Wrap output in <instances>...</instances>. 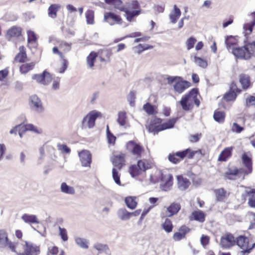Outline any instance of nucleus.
Instances as JSON below:
<instances>
[{
  "label": "nucleus",
  "instance_id": "nucleus-1",
  "mask_svg": "<svg viewBox=\"0 0 255 255\" xmlns=\"http://www.w3.org/2000/svg\"><path fill=\"white\" fill-rule=\"evenodd\" d=\"M199 95V89L197 88H194L190 90L188 93L183 96L179 101L182 109L185 111H189L192 109L193 105L188 103L191 99H193L195 105L197 107H199L200 104V100L197 98V96Z\"/></svg>",
  "mask_w": 255,
  "mask_h": 255
},
{
  "label": "nucleus",
  "instance_id": "nucleus-2",
  "mask_svg": "<svg viewBox=\"0 0 255 255\" xmlns=\"http://www.w3.org/2000/svg\"><path fill=\"white\" fill-rule=\"evenodd\" d=\"M101 116V113L100 112L95 110L90 112L82 120V128L87 126L89 128H93L95 125L96 119Z\"/></svg>",
  "mask_w": 255,
  "mask_h": 255
},
{
  "label": "nucleus",
  "instance_id": "nucleus-3",
  "mask_svg": "<svg viewBox=\"0 0 255 255\" xmlns=\"http://www.w3.org/2000/svg\"><path fill=\"white\" fill-rule=\"evenodd\" d=\"M29 105L30 110L36 114H40L44 111L42 101L36 95H33L29 97Z\"/></svg>",
  "mask_w": 255,
  "mask_h": 255
},
{
  "label": "nucleus",
  "instance_id": "nucleus-4",
  "mask_svg": "<svg viewBox=\"0 0 255 255\" xmlns=\"http://www.w3.org/2000/svg\"><path fill=\"white\" fill-rule=\"evenodd\" d=\"M237 59L249 60L251 59V54L248 49L246 44L241 47L232 48L230 51Z\"/></svg>",
  "mask_w": 255,
  "mask_h": 255
},
{
  "label": "nucleus",
  "instance_id": "nucleus-5",
  "mask_svg": "<svg viewBox=\"0 0 255 255\" xmlns=\"http://www.w3.org/2000/svg\"><path fill=\"white\" fill-rule=\"evenodd\" d=\"M32 79L43 85H48L52 81L51 75L46 70L43 71L41 74H34Z\"/></svg>",
  "mask_w": 255,
  "mask_h": 255
},
{
  "label": "nucleus",
  "instance_id": "nucleus-6",
  "mask_svg": "<svg viewBox=\"0 0 255 255\" xmlns=\"http://www.w3.org/2000/svg\"><path fill=\"white\" fill-rule=\"evenodd\" d=\"M126 146L129 152L137 157H140L141 153L144 151L143 147L133 140H130L127 142Z\"/></svg>",
  "mask_w": 255,
  "mask_h": 255
},
{
  "label": "nucleus",
  "instance_id": "nucleus-7",
  "mask_svg": "<svg viewBox=\"0 0 255 255\" xmlns=\"http://www.w3.org/2000/svg\"><path fill=\"white\" fill-rule=\"evenodd\" d=\"M189 151V149L178 151L175 153H170L168 156L169 161L174 164L178 163L181 160L186 157V153Z\"/></svg>",
  "mask_w": 255,
  "mask_h": 255
},
{
  "label": "nucleus",
  "instance_id": "nucleus-8",
  "mask_svg": "<svg viewBox=\"0 0 255 255\" xmlns=\"http://www.w3.org/2000/svg\"><path fill=\"white\" fill-rule=\"evenodd\" d=\"M235 239L231 233H227L221 238L220 245L223 249H229L235 245Z\"/></svg>",
  "mask_w": 255,
  "mask_h": 255
},
{
  "label": "nucleus",
  "instance_id": "nucleus-9",
  "mask_svg": "<svg viewBox=\"0 0 255 255\" xmlns=\"http://www.w3.org/2000/svg\"><path fill=\"white\" fill-rule=\"evenodd\" d=\"M81 165L84 167H90L92 162V154L87 150H83L79 153Z\"/></svg>",
  "mask_w": 255,
  "mask_h": 255
},
{
  "label": "nucleus",
  "instance_id": "nucleus-10",
  "mask_svg": "<svg viewBox=\"0 0 255 255\" xmlns=\"http://www.w3.org/2000/svg\"><path fill=\"white\" fill-rule=\"evenodd\" d=\"M191 86V83L188 81L179 80V81L176 82L173 85V88L175 91L178 94H181L186 89Z\"/></svg>",
  "mask_w": 255,
  "mask_h": 255
},
{
  "label": "nucleus",
  "instance_id": "nucleus-11",
  "mask_svg": "<svg viewBox=\"0 0 255 255\" xmlns=\"http://www.w3.org/2000/svg\"><path fill=\"white\" fill-rule=\"evenodd\" d=\"M24 250H25L29 255H38L40 253L39 247L27 241L25 242Z\"/></svg>",
  "mask_w": 255,
  "mask_h": 255
},
{
  "label": "nucleus",
  "instance_id": "nucleus-12",
  "mask_svg": "<svg viewBox=\"0 0 255 255\" xmlns=\"http://www.w3.org/2000/svg\"><path fill=\"white\" fill-rule=\"evenodd\" d=\"M112 161L114 167L117 168L119 170H121L125 165V154L121 153L119 154L114 155V158L112 159Z\"/></svg>",
  "mask_w": 255,
  "mask_h": 255
},
{
  "label": "nucleus",
  "instance_id": "nucleus-13",
  "mask_svg": "<svg viewBox=\"0 0 255 255\" xmlns=\"http://www.w3.org/2000/svg\"><path fill=\"white\" fill-rule=\"evenodd\" d=\"M162 120L159 118L155 117L152 120H151L149 125L146 127V128L149 132H152L155 135L157 134L160 131L156 130L158 128L156 127H159L157 124H162L161 122Z\"/></svg>",
  "mask_w": 255,
  "mask_h": 255
},
{
  "label": "nucleus",
  "instance_id": "nucleus-14",
  "mask_svg": "<svg viewBox=\"0 0 255 255\" xmlns=\"http://www.w3.org/2000/svg\"><path fill=\"white\" fill-rule=\"evenodd\" d=\"M238 36L228 35L225 38V45L228 50L230 52L234 46L238 45Z\"/></svg>",
  "mask_w": 255,
  "mask_h": 255
},
{
  "label": "nucleus",
  "instance_id": "nucleus-15",
  "mask_svg": "<svg viewBox=\"0 0 255 255\" xmlns=\"http://www.w3.org/2000/svg\"><path fill=\"white\" fill-rule=\"evenodd\" d=\"M110 19H111L118 24H122V19L121 16L113 12H109L104 15V19L111 25H113L114 23L111 22Z\"/></svg>",
  "mask_w": 255,
  "mask_h": 255
},
{
  "label": "nucleus",
  "instance_id": "nucleus-16",
  "mask_svg": "<svg viewBox=\"0 0 255 255\" xmlns=\"http://www.w3.org/2000/svg\"><path fill=\"white\" fill-rule=\"evenodd\" d=\"M121 11L125 12L126 18L128 21H131L134 17L141 13V9L130 10L127 7L121 8Z\"/></svg>",
  "mask_w": 255,
  "mask_h": 255
},
{
  "label": "nucleus",
  "instance_id": "nucleus-17",
  "mask_svg": "<svg viewBox=\"0 0 255 255\" xmlns=\"http://www.w3.org/2000/svg\"><path fill=\"white\" fill-rule=\"evenodd\" d=\"M178 120V118H173L168 120L167 122L159 125L156 129L158 131H162L167 129H170L174 128L175 123Z\"/></svg>",
  "mask_w": 255,
  "mask_h": 255
},
{
  "label": "nucleus",
  "instance_id": "nucleus-18",
  "mask_svg": "<svg viewBox=\"0 0 255 255\" xmlns=\"http://www.w3.org/2000/svg\"><path fill=\"white\" fill-rule=\"evenodd\" d=\"M239 82L244 90H247L251 85L250 77L245 74H241L239 76Z\"/></svg>",
  "mask_w": 255,
  "mask_h": 255
},
{
  "label": "nucleus",
  "instance_id": "nucleus-19",
  "mask_svg": "<svg viewBox=\"0 0 255 255\" xmlns=\"http://www.w3.org/2000/svg\"><path fill=\"white\" fill-rule=\"evenodd\" d=\"M232 147H228L225 148L220 153L218 160L220 161H226L232 155Z\"/></svg>",
  "mask_w": 255,
  "mask_h": 255
},
{
  "label": "nucleus",
  "instance_id": "nucleus-20",
  "mask_svg": "<svg viewBox=\"0 0 255 255\" xmlns=\"http://www.w3.org/2000/svg\"><path fill=\"white\" fill-rule=\"evenodd\" d=\"M249 240L245 236H240L235 239V245H238L241 249L245 250L248 247Z\"/></svg>",
  "mask_w": 255,
  "mask_h": 255
},
{
  "label": "nucleus",
  "instance_id": "nucleus-21",
  "mask_svg": "<svg viewBox=\"0 0 255 255\" xmlns=\"http://www.w3.org/2000/svg\"><path fill=\"white\" fill-rule=\"evenodd\" d=\"M178 181V187L180 190H185L188 188L190 182L188 179L184 178L182 175H178L177 177Z\"/></svg>",
  "mask_w": 255,
  "mask_h": 255
},
{
  "label": "nucleus",
  "instance_id": "nucleus-22",
  "mask_svg": "<svg viewBox=\"0 0 255 255\" xmlns=\"http://www.w3.org/2000/svg\"><path fill=\"white\" fill-rule=\"evenodd\" d=\"M181 209V205L179 203L173 202L167 208L169 213L167 217H170L177 214Z\"/></svg>",
  "mask_w": 255,
  "mask_h": 255
},
{
  "label": "nucleus",
  "instance_id": "nucleus-23",
  "mask_svg": "<svg viewBox=\"0 0 255 255\" xmlns=\"http://www.w3.org/2000/svg\"><path fill=\"white\" fill-rule=\"evenodd\" d=\"M22 29L20 27L13 26L7 31V36L11 37H18L21 35Z\"/></svg>",
  "mask_w": 255,
  "mask_h": 255
},
{
  "label": "nucleus",
  "instance_id": "nucleus-24",
  "mask_svg": "<svg viewBox=\"0 0 255 255\" xmlns=\"http://www.w3.org/2000/svg\"><path fill=\"white\" fill-rule=\"evenodd\" d=\"M19 52L16 55L14 61L20 63H23L27 57L26 49L23 46H21L19 47Z\"/></svg>",
  "mask_w": 255,
  "mask_h": 255
},
{
  "label": "nucleus",
  "instance_id": "nucleus-25",
  "mask_svg": "<svg viewBox=\"0 0 255 255\" xmlns=\"http://www.w3.org/2000/svg\"><path fill=\"white\" fill-rule=\"evenodd\" d=\"M181 14V12L180 9L176 5H174L173 11L171 12L169 14V18L171 20V22L172 23H176Z\"/></svg>",
  "mask_w": 255,
  "mask_h": 255
},
{
  "label": "nucleus",
  "instance_id": "nucleus-26",
  "mask_svg": "<svg viewBox=\"0 0 255 255\" xmlns=\"http://www.w3.org/2000/svg\"><path fill=\"white\" fill-rule=\"evenodd\" d=\"M242 159L243 163L247 168L249 173H251L253 170L252 158L246 153H244L242 155Z\"/></svg>",
  "mask_w": 255,
  "mask_h": 255
},
{
  "label": "nucleus",
  "instance_id": "nucleus-27",
  "mask_svg": "<svg viewBox=\"0 0 255 255\" xmlns=\"http://www.w3.org/2000/svg\"><path fill=\"white\" fill-rule=\"evenodd\" d=\"M193 220L200 223H203L205 220L206 214L201 210L194 211L192 213Z\"/></svg>",
  "mask_w": 255,
  "mask_h": 255
},
{
  "label": "nucleus",
  "instance_id": "nucleus-28",
  "mask_svg": "<svg viewBox=\"0 0 255 255\" xmlns=\"http://www.w3.org/2000/svg\"><path fill=\"white\" fill-rule=\"evenodd\" d=\"M135 199L136 197L133 196H128L125 198V202L128 208L133 210L136 207L137 202L135 201Z\"/></svg>",
  "mask_w": 255,
  "mask_h": 255
},
{
  "label": "nucleus",
  "instance_id": "nucleus-29",
  "mask_svg": "<svg viewBox=\"0 0 255 255\" xmlns=\"http://www.w3.org/2000/svg\"><path fill=\"white\" fill-rule=\"evenodd\" d=\"M60 8V5L58 4H52L48 9V14L49 17L55 18L57 17V13Z\"/></svg>",
  "mask_w": 255,
  "mask_h": 255
},
{
  "label": "nucleus",
  "instance_id": "nucleus-30",
  "mask_svg": "<svg viewBox=\"0 0 255 255\" xmlns=\"http://www.w3.org/2000/svg\"><path fill=\"white\" fill-rule=\"evenodd\" d=\"M21 219L24 221V222L26 223L30 224H34V223H39V221L37 218L36 215H29L28 214H24L22 217Z\"/></svg>",
  "mask_w": 255,
  "mask_h": 255
},
{
  "label": "nucleus",
  "instance_id": "nucleus-31",
  "mask_svg": "<svg viewBox=\"0 0 255 255\" xmlns=\"http://www.w3.org/2000/svg\"><path fill=\"white\" fill-rule=\"evenodd\" d=\"M156 107L149 103H146L143 106V109L148 115H154L157 113Z\"/></svg>",
  "mask_w": 255,
  "mask_h": 255
},
{
  "label": "nucleus",
  "instance_id": "nucleus-32",
  "mask_svg": "<svg viewBox=\"0 0 255 255\" xmlns=\"http://www.w3.org/2000/svg\"><path fill=\"white\" fill-rule=\"evenodd\" d=\"M213 119L219 123H223L225 119V113L224 111L215 110L213 115Z\"/></svg>",
  "mask_w": 255,
  "mask_h": 255
},
{
  "label": "nucleus",
  "instance_id": "nucleus-33",
  "mask_svg": "<svg viewBox=\"0 0 255 255\" xmlns=\"http://www.w3.org/2000/svg\"><path fill=\"white\" fill-rule=\"evenodd\" d=\"M167 178V181H164L163 183L160 184V188L163 191H166L168 190L172 185L173 178L172 174H169V177Z\"/></svg>",
  "mask_w": 255,
  "mask_h": 255
},
{
  "label": "nucleus",
  "instance_id": "nucleus-34",
  "mask_svg": "<svg viewBox=\"0 0 255 255\" xmlns=\"http://www.w3.org/2000/svg\"><path fill=\"white\" fill-rule=\"evenodd\" d=\"M117 216L122 221H126L129 219L128 211L125 208H120L117 211Z\"/></svg>",
  "mask_w": 255,
  "mask_h": 255
},
{
  "label": "nucleus",
  "instance_id": "nucleus-35",
  "mask_svg": "<svg viewBox=\"0 0 255 255\" xmlns=\"http://www.w3.org/2000/svg\"><path fill=\"white\" fill-rule=\"evenodd\" d=\"M61 191L67 194H74L75 192L74 188L67 184L66 182H62L60 186Z\"/></svg>",
  "mask_w": 255,
  "mask_h": 255
},
{
  "label": "nucleus",
  "instance_id": "nucleus-36",
  "mask_svg": "<svg viewBox=\"0 0 255 255\" xmlns=\"http://www.w3.org/2000/svg\"><path fill=\"white\" fill-rule=\"evenodd\" d=\"M129 173L132 177H135L141 174L142 171L137 164H133L129 166Z\"/></svg>",
  "mask_w": 255,
  "mask_h": 255
},
{
  "label": "nucleus",
  "instance_id": "nucleus-37",
  "mask_svg": "<svg viewBox=\"0 0 255 255\" xmlns=\"http://www.w3.org/2000/svg\"><path fill=\"white\" fill-rule=\"evenodd\" d=\"M98 56L97 53L95 51H92L87 57V64L90 68L94 66L96 58Z\"/></svg>",
  "mask_w": 255,
  "mask_h": 255
},
{
  "label": "nucleus",
  "instance_id": "nucleus-38",
  "mask_svg": "<svg viewBox=\"0 0 255 255\" xmlns=\"http://www.w3.org/2000/svg\"><path fill=\"white\" fill-rule=\"evenodd\" d=\"M34 65L35 63L33 62L23 64L20 66V72L22 74H26L30 70L33 69Z\"/></svg>",
  "mask_w": 255,
  "mask_h": 255
},
{
  "label": "nucleus",
  "instance_id": "nucleus-39",
  "mask_svg": "<svg viewBox=\"0 0 255 255\" xmlns=\"http://www.w3.org/2000/svg\"><path fill=\"white\" fill-rule=\"evenodd\" d=\"M8 238L5 232L3 230L0 231V248H3L6 246Z\"/></svg>",
  "mask_w": 255,
  "mask_h": 255
},
{
  "label": "nucleus",
  "instance_id": "nucleus-40",
  "mask_svg": "<svg viewBox=\"0 0 255 255\" xmlns=\"http://www.w3.org/2000/svg\"><path fill=\"white\" fill-rule=\"evenodd\" d=\"M106 4L109 5H113L114 7L120 10L122 8H126V7L122 6L123 1L122 0H105Z\"/></svg>",
  "mask_w": 255,
  "mask_h": 255
},
{
  "label": "nucleus",
  "instance_id": "nucleus-41",
  "mask_svg": "<svg viewBox=\"0 0 255 255\" xmlns=\"http://www.w3.org/2000/svg\"><path fill=\"white\" fill-rule=\"evenodd\" d=\"M162 228L167 233L171 232L173 228L171 221L166 218L164 222L162 224Z\"/></svg>",
  "mask_w": 255,
  "mask_h": 255
},
{
  "label": "nucleus",
  "instance_id": "nucleus-42",
  "mask_svg": "<svg viewBox=\"0 0 255 255\" xmlns=\"http://www.w3.org/2000/svg\"><path fill=\"white\" fill-rule=\"evenodd\" d=\"M94 248L99 251L100 252H104L106 254H109L110 252V249L108 245L106 244H102L101 243L95 244L94 246Z\"/></svg>",
  "mask_w": 255,
  "mask_h": 255
},
{
  "label": "nucleus",
  "instance_id": "nucleus-43",
  "mask_svg": "<svg viewBox=\"0 0 255 255\" xmlns=\"http://www.w3.org/2000/svg\"><path fill=\"white\" fill-rule=\"evenodd\" d=\"M76 243L81 248L84 249H87L89 248L88 245L89 242L87 239L77 237L75 238Z\"/></svg>",
  "mask_w": 255,
  "mask_h": 255
},
{
  "label": "nucleus",
  "instance_id": "nucleus-44",
  "mask_svg": "<svg viewBox=\"0 0 255 255\" xmlns=\"http://www.w3.org/2000/svg\"><path fill=\"white\" fill-rule=\"evenodd\" d=\"M87 23L88 24H92L94 21V11L92 9H88L85 13Z\"/></svg>",
  "mask_w": 255,
  "mask_h": 255
},
{
  "label": "nucleus",
  "instance_id": "nucleus-45",
  "mask_svg": "<svg viewBox=\"0 0 255 255\" xmlns=\"http://www.w3.org/2000/svg\"><path fill=\"white\" fill-rule=\"evenodd\" d=\"M194 62L199 66L205 68L207 67L208 64L206 60H204L201 57L195 56L194 57Z\"/></svg>",
  "mask_w": 255,
  "mask_h": 255
},
{
  "label": "nucleus",
  "instance_id": "nucleus-46",
  "mask_svg": "<svg viewBox=\"0 0 255 255\" xmlns=\"http://www.w3.org/2000/svg\"><path fill=\"white\" fill-rule=\"evenodd\" d=\"M242 169H238L236 167L233 170L231 168H229L228 171L225 172L226 177L229 179H232V178L230 176V175L237 176L239 174V173H241L242 172L241 170Z\"/></svg>",
  "mask_w": 255,
  "mask_h": 255
},
{
  "label": "nucleus",
  "instance_id": "nucleus-47",
  "mask_svg": "<svg viewBox=\"0 0 255 255\" xmlns=\"http://www.w3.org/2000/svg\"><path fill=\"white\" fill-rule=\"evenodd\" d=\"M237 97V95L235 92L229 91L225 94L223 98L227 102H230L235 100Z\"/></svg>",
  "mask_w": 255,
  "mask_h": 255
},
{
  "label": "nucleus",
  "instance_id": "nucleus-48",
  "mask_svg": "<svg viewBox=\"0 0 255 255\" xmlns=\"http://www.w3.org/2000/svg\"><path fill=\"white\" fill-rule=\"evenodd\" d=\"M112 176L115 182L118 185H121L120 175L118 170L114 167L112 169Z\"/></svg>",
  "mask_w": 255,
  "mask_h": 255
},
{
  "label": "nucleus",
  "instance_id": "nucleus-49",
  "mask_svg": "<svg viewBox=\"0 0 255 255\" xmlns=\"http://www.w3.org/2000/svg\"><path fill=\"white\" fill-rule=\"evenodd\" d=\"M21 128H23V131L25 132L26 131H32L37 133H40L38 129L33 125L31 124H26L23 126Z\"/></svg>",
  "mask_w": 255,
  "mask_h": 255
},
{
  "label": "nucleus",
  "instance_id": "nucleus-50",
  "mask_svg": "<svg viewBox=\"0 0 255 255\" xmlns=\"http://www.w3.org/2000/svg\"><path fill=\"white\" fill-rule=\"evenodd\" d=\"M126 113L123 112H120L118 114V118L117 120L119 125L121 126H125L126 124Z\"/></svg>",
  "mask_w": 255,
  "mask_h": 255
},
{
  "label": "nucleus",
  "instance_id": "nucleus-51",
  "mask_svg": "<svg viewBox=\"0 0 255 255\" xmlns=\"http://www.w3.org/2000/svg\"><path fill=\"white\" fill-rule=\"evenodd\" d=\"M249 52L251 54V58L255 57V41L246 44Z\"/></svg>",
  "mask_w": 255,
  "mask_h": 255
},
{
  "label": "nucleus",
  "instance_id": "nucleus-52",
  "mask_svg": "<svg viewBox=\"0 0 255 255\" xmlns=\"http://www.w3.org/2000/svg\"><path fill=\"white\" fill-rule=\"evenodd\" d=\"M128 7L130 10L140 9V6L137 0H133L130 2H129L128 4Z\"/></svg>",
  "mask_w": 255,
  "mask_h": 255
},
{
  "label": "nucleus",
  "instance_id": "nucleus-53",
  "mask_svg": "<svg viewBox=\"0 0 255 255\" xmlns=\"http://www.w3.org/2000/svg\"><path fill=\"white\" fill-rule=\"evenodd\" d=\"M27 33L28 35L27 41L28 43L35 42L37 41V37L34 31L29 30Z\"/></svg>",
  "mask_w": 255,
  "mask_h": 255
},
{
  "label": "nucleus",
  "instance_id": "nucleus-54",
  "mask_svg": "<svg viewBox=\"0 0 255 255\" xmlns=\"http://www.w3.org/2000/svg\"><path fill=\"white\" fill-rule=\"evenodd\" d=\"M135 98V93L132 91H130L127 96V100L130 106L134 105Z\"/></svg>",
  "mask_w": 255,
  "mask_h": 255
},
{
  "label": "nucleus",
  "instance_id": "nucleus-55",
  "mask_svg": "<svg viewBox=\"0 0 255 255\" xmlns=\"http://www.w3.org/2000/svg\"><path fill=\"white\" fill-rule=\"evenodd\" d=\"M197 41L196 39L194 37H190L189 38L186 42L187 49L190 50L194 47V44Z\"/></svg>",
  "mask_w": 255,
  "mask_h": 255
},
{
  "label": "nucleus",
  "instance_id": "nucleus-56",
  "mask_svg": "<svg viewBox=\"0 0 255 255\" xmlns=\"http://www.w3.org/2000/svg\"><path fill=\"white\" fill-rule=\"evenodd\" d=\"M57 147L58 150H61L63 153L69 154L71 152V149L65 144L58 143Z\"/></svg>",
  "mask_w": 255,
  "mask_h": 255
},
{
  "label": "nucleus",
  "instance_id": "nucleus-57",
  "mask_svg": "<svg viewBox=\"0 0 255 255\" xmlns=\"http://www.w3.org/2000/svg\"><path fill=\"white\" fill-rule=\"evenodd\" d=\"M217 200L218 201H222L226 195V191L223 188H221L216 190V191Z\"/></svg>",
  "mask_w": 255,
  "mask_h": 255
},
{
  "label": "nucleus",
  "instance_id": "nucleus-58",
  "mask_svg": "<svg viewBox=\"0 0 255 255\" xmlns=\"http://www.w3.org/2000/svg\"><path fill=\"white\" fill-rule=\"evenodd\" d=\"M137 165L141 169V171H145L149 169L148 164L146 161H143L142 160H139L137 161Z\"/></svg>",
  "mask_w": 255,
  "mask_h": 255
},
{
  "label": "nucleus",
  "instance_id": "nucleus-59",
  "mask_svg": "<svg viewBox=\"0 0 255 255\" xmlns=\"http://www.w3.org/2000/svg\"><path fill=\"white\" fill-rule=\"evenodd\" d=\"M59 235L61 236L62 240L65 242L68 239V237L67 234L66 230L65 228H62L61 227H59Z\"/></svg>",
  "mask_w": 255,
  "mask_h": 255
},
{
  "label": "nucleus",
  "instance_id": "nucleus-60",
  "mask_svg": "<svg viewBox=\"0 0 255 255\" xmlns=\"http://www.w3.org/2000/svg\"><path fill=\"white\" fill-rule=\"evenodd\" d=\"M251 106L255 107V96L250 95L246 99V106L249 107Z\"/></svg>",
  "mask_w": 255,
  "mask_h": 255
},
{
  "label": "nucleus",
  "instance_id": "nucleus-61",
  "mask_svg": "<svg viewBox=\"0 0 255 255\" xmlns=\"http://www.w3.org/2000/svg\"><path fill=\"white\" fill-rule=\"evenodd\" d=\"M244 130V127L241 126L237 123H233L232 127V130L238 133H241Z\"/></svg>",
  "mask_w": 255,
  "mask_h": 255
},
{
  "label": "nucleus",
  "instance_id": "nucleus-62",
  "mask_svg": "<svg viewBox=\"0 0 255 255\" xmlns=\"http://www.w3.org/2000/svg\"><path fill=\"white\" fill-rule=\"evenodd\" d=\"M209 237L207 235H203L200 239L201 244L203 247H205L209 243Z\"/></svg>",
  "mask_w": 255,
  "mask_h": 255
},
{
  "label": "nucleus",
  "instance_id": "nucleus-63",
  "mask_svg": "<svg viewBox=\"0 0 255 255\" xmlns=\"http://www.w3.org/2000/svg\"><path fill=\"white\" fill-rule=\"evenodd\" d=\"M9 71L7 68L0 70V81H2L5 79L8 74Z\"/></svg>",
  "mask_w": 255,
  "mask_h": 255
},
{
  "label": "nucleus",
  "instance_id": "nucleus-64",
  "mask_svg": "<svg viewBox=\"0 0 255 255\" xmlns=\"http://www.w3.org/2000/svg\"><path fill=\"white\" fill-rule=\"evenodd\" d=\"M229 91H232L234 92H237L240 93L241 92V90L237 87L236 83L233 81L232 82L230 86Z\"/></svg>",
  "mask_w": 255,
  "mask_h": 255
}]
</instances>
